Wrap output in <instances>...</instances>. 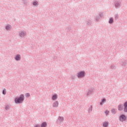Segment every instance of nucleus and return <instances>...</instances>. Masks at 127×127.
<instances>
[{
	"label": "nucleus",
	"mask_w": 127,
	"mask_h": 127,
	"mask_svg": "<svg viewBox=\"0 0 127 127\" xmlns=\"http://www.w3.org/2000/svg\"><path fill=\"white\" fill-rule=\"evenodd\" d=\"M23 100H24V96L22 94L19 98L15 99V103L16 104H20V103H22Z\"/></svg>",
	"instance_id": "f257e3e1"
},
{
	"label": "nucleus",
	"mask_w": 127,
	"mask_h": 127,
	"mask_svg": "<svg viewBox=\"0 0 127 127\" xmlns=\"http://www.w3.org/2000/svg\"><path fill=\"white\" fill-rule=\"evenodd\" d=\"M85 76V72L84 71H81L78 74V78H82Z\"/></svg>",
	"instance_id": "f03ea898"
},
{
	"label": "nucleus",
	"mask_w": 127,
	"mask_h": 127,
	"mask_svg": "<svg viewBox=\"0 0 127 127\" xmlns=\"http://www.w3.org/2000/svg\"><path fill=\"white\" fill-rule=\"evenodd\" d=\"M126 116L125 115H122L120 118V120L121 122H124V121H126Z\"/></svg>",
	"instance_id": "7ed1b4c3"
},
{
	"label": "nucleus",
	"mask_w": 127,
	"mask_h": 127,
	"mask_svg": "<svg viewBox=\"0 0 127 127\" xmlns=\"http://www.w3.org/2000/svg\"><path fill=\"white\" fill-rule=\"evenodd\" d=\"M124 112H127V101L126 102H125V104H124Z\"/></svg>",
	"instance_id": "20e7f679"
},
{
	"label": "nucleus",
	"mask_w": 127,
	"mask_h": 127,
	"mask_svg": "<svg viewBox=\"0 0 127 127\" xmlns=\"http://www.w3.org/2000/svg\"><path fill=\"white\" fill-rule=\"evenodd\" d=\"M47 127V123H46V122H43L41 125V127Z\"/></svg>",
	"instance_id": "39448f33"
},
{
	"label": "nucleus",
	"mask_w": 127,
	"mask_h": 127,
	"mask_svg": "<svg viewBox=\"0 0 127 127\" xmlns=\"http://www.w3.org/2000/svg\"><path fill=\"white\" fill-rule=\"evenodd\" d=\"M25 34V32L22 31L20 33V36H21V37H23V36H24Z\"/></svg>",
	"instance_id": "423d86ee"
},
{
	"label": "nucleus",
	"mask_w": 127,
	"mask_h": 127,
	"mask_svg": "<svg viewBox=\"0 0 127 127\" xmlns=\"http://www.w3.org/2000/svg\"><path fill=\"white\" fill-rule=\"evenodd\" d=\"M15 60L17 61L18 60H20V56L19 55H18L15 57Z\"/></svg>",
	"instance_id": "0eeeda50"
},
{
	"label": "nucleus",
	"mask_w": 127,
	"mask_h": 127,
	"mask_svg": "<svg viewBox=\"0 0 127 127\" xmlns=\"http://www.w3.org/2000/svg\"><path fill=\"white\" fill-rule=\"evenodd\" d=\"M104 127H107L109 126V122H104L103 125Z\"/></svg>",
	"instance_id": "6e6552de"
},
{
	"label": "nucleus",
	"mask_w": 127,
	"mask_h": 127,
	"mask_svg": "<svg viewBox=\"0 0 127 127\" xmlns=\"http://www.w3.org/2000/svg\"><path fill=\"white\" fill-rule=\"evenodd\" d=\"M58 105H59L58 102L56 101L53 104V107H58Z\"/></svg>",
	"instance_id": "1a4fd4ad"
},
{
	"label": "nucleus",
	"mask_w": 127,
	"mask_h": 127,
	"mask_svg": "<svg viewBox=\"0 0 127 127\" xmlns=\"http://www.w3.org/2000/svg\"><path fill=\"white\" fill-rule=\"evenodd\" d=\"M119 111H122L123 110V105H120L118 106Z\"/></svg>",
	"instance_id": "9d476101"
},
{
	"label": "nucleus",
	"mask_w": 127,
	"mask_h": 127,
	"mask_svg": "<svg viewBox=\"0 0 127 127\" xmlns=\"http://www.w3.org/2000/svg\"><path fill=\"white\" fill-rule=\"evenodd\" d=\"M57 99V95L55 94L53 96L52 100H56Z\"/></svg>",
	"instance_id": "9b49d317"
},
{
	"label": "nucleus",
	"mask_w": 127,
	"mask_h": 127,
	"mask_svg": "<svg viewBox=\"0 0 127 127\" xmlns=\"http://www.w3.org/2000/svg\"><path fill=\"white\" fill-rule=\"evenodd\" d=\"M10 28H11V26H10V25H8V26H6V29L7 30H9V29H10Z\"/></svg>",
	"instance_id": "f8f14e48"
},
{
	"label": "nucleus",
	"mask_w": 127,
	"mask_h": 127,
	"mask_svg": "<svg viewBox=\"0 0 127 127\" xmlns=\"http://www.w3.org/2000/svg\"><path fill=\"white\" fill-rule=\"evenodd\" d=\"M114 22V19L113 18H111L109 20V23H113Z\"/></svg>",
	"instance_id": "ddd939ff"
},
{
	"label": "nucleus",
	"mask_w": 127,
	"mask_h": 127,
	"mask_svg": "<svg viewBox=\"0 0 127 127\" xmlns=\"http://www.w3.org/2000/svg\"><path fill=\"white\" fill-rule=\"evenodd\" d=\"M106 101H107V100H106V99H103L102 100V102L100 103V105H103V103H105V102H106Z\"/></svg>",
	"instance_id": "4468645a"
},
{
	"label": "nucleus",
	"mask_w": 127,
	"mask_h": 127,
	"mask_svg": "<svg viewBox=\"0 0 127 127\" xmlns=\"http://www.w3.org/2000/svg\"><path fill=\"white\" fill-rule=\"evenodd\" d=\"M33 4L34 5H37V4H38V2H37V1H35V2H33Z\"/></svg>",
	"instance_id": "2eb2a0df"
},
{
	"label": "nucleus",
	"mask_w": 127,
	"mask_h": 127,
	"mask_svg": "<svg viewBox=\"0 0 127 127\" xmlns=\"http://www.w3.org/2000/svg\"><path fill=\"white\" fill-rule=\"evenodd\" d=\"M59 120L60 121H63L64 120V118L63 117H60L59 118Z\"/></svg>",
	"instance_id": "dca6fc26"
},
{
	"label": "nucleus",
	"mask_w": 127,
	"mask_h": 127,
	"mask_svg": "<svg viewBox=\"0 0 127 127\" xmlns=\"http://www.w3.org/2000/svg\"><path fill=\"white\" fill-rule=\"evenodd\" d=\"M109 113H110V112H109V111H108V110H106L105 111V114H106V116L109 115Z\"/></svg>",
	"instance_id": "f3484780"
},
{
	"label": "nucleus",
	"mask_w": 127,
	"mask_h": 127,
	"mask_svg": "<svg viewBox=\"0 0 127 127\" xmlns=\"http://www.w3.org/2000/svg\"><path fill=\"white\" fill-rule=\"evenodd\" d=\"M25 96H26V97H29L30 96V95L29 93H26Z\"/></svg>",
	"instance_id": "a211bd4d"
},
{
	"label": "nucleus",
	"mask_w": 127,
	"mask_h": 127,
	"mask_svg": "<svg viewBox=\"0 0 127 127\" xmlns=\"http://www.w3.org/2000/svg\"><path fill=\"white\" fill-rule=\"evenodd\" d=\"M2 93L3 94V95H5V94H6L5 90H3Z\"/></svg>",
	"instance_id": "6ab92c4d"
},
{
	"label": "nucleus",
	"mask_w": 127,
	"mask_h": 127,
	"mask_svg": "<svg viewBox=\"0 0 127 127\" xmlns=\"http://www.w3.org/2000/svg\"><path fill=\"white\" fill-rule=\"evenodd\" d=\"M35 127H40V126L39 125H36Z\"/></svg>",
	"instance_id": "aec40b11"
},
{
	"label": "nucleus",
	"mask_w": 127,
	"mask_h": 127,
	"mask_svg": "<svg viewBox=\"0 0 127 127\" xmlns=\"http://www.w3.org/2000/svg\"><path fill=\"white\" fill-rule=\"evenodd\" d=\"M112 112H116V110L115 109L112 110Z\"/></svg>",
	"instance_id": "412c9836"
}]
</instances>
